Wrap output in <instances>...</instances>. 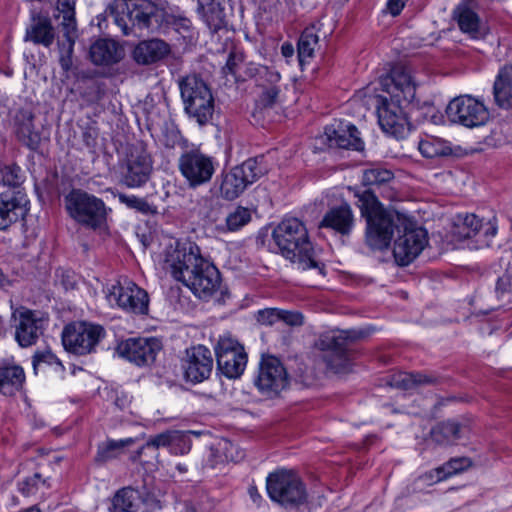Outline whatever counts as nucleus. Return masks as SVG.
Returning a JSON list of instances; mask_svg holds the SVG:
<instances>
[{"instance_id": "1", "label": "nucleus", "mask_w": 512, "mask_h": 512, "mask_svg": "<svg viewBox=\"0 0 512 512\" xmlns=\"http://www.w3.org/2000/svg\"><path fill=\"white\" fill-rule=\"evenodd\" d=\"M380 86L389 98L383 95L376 97L378 123L386 134L404 139L411 130L404 108L408 105L419 107L415 79L405 66L395 65L380 78Z\"/></svg>"}, {"instance_id": "2", "label": "nucleus", "mask_w": 512, "mask_h": 512, "mask_svg": "<svg viewBox=\"0 0 512 512\" xmlns=\"http://www.w3.org/2000/svg\"><path fill=\"white\" fill-rule=\"evenodd\" d=\"M108 17L120 28L124 36H137V31L157 32L172 27L183 36L188 35L193 24L185 12L165 11L152 0H113L105 10Z\"/></svg>"}, {"instance_id": "3", "label": "nucleus", "mask_w": 512, "mask_h": 512, "mask_svg": "<svg viewBox=\"0 0 512 512\" xmlns=\"http://www.w3.org/2000/svg\"><path fill=\"white\" fill-rule=\"evenodd\" d=\"M172 277L187 286L202 300H209L220 288L218 268L203 257L200 247L192 241H177L165 259Z\"/></svg>"}, {"instance_id": "4", "label": "nucleus", "mask_w": 512, "mask_h": 512, "mask_svg": "<svg viewBox=\"0 0 512 512\" xmlns=\"http://www.w3.org/2000/svg\"><path fill=\"white\" fill-rule=\"evenodd\" d=\"M356 205L366 220L365 243L372 250L389 248L394 232L401 233L405 220L397 212L386 210L371 189L356 192Z\"/></svg>"}, {"instance_id": "5", "label": "nucleus", "mask_w": 512, "mask_h": 512, "mask_svg": "<svg viewBox=\"0 0 512 512\" xmlns=\"http://www.w3.org/2000/svg\"><path fill=\"white\" fill-rule=\"evenodd\" d=\"M272 237L286 259L302 264L304 269L318 267L307 228L299 219H283L273 230Z\"/></svg>"}, {"instance_id": "6", "label": "nucleus", "mask_w": 512, "mask_h": 512, "mask_svg": "<svg viewBox=\"0 0 512 512\" xmlns=\"http://www.w3.org/2000/svg\"><path fill=\"white\" fill-rule=\"evenodd\" d=\"M64 203L68 215L81 226L93 231L106 226L111 209L101 198L82 189H72L64 197Z\"/></svg>"}, {"instance_id": "7", "label": "nucleus", "mask_w": 512, "mask_h": 512, "mask_svg": "<svg viewBox=\"0 0 512 512\" xmlns=\"http://www.w3.org/2000/svg\"><path fill=\"white\" fill-rule=\"evenodd\" d=\"M184 111L199 125L207 124L214 113V98L207 83L197 74L187 75L179 80Z\"/></svg>"}, {"instance_id": "8", "label": "nucleus", "mask_w": 512, "mask_h": 512, "mask_svg": "<svg viewBox=\"0 0 512 512\" xmlns=\"http://www.w3.org/2000/svg\"><path fill=\"white\" fill-rule=\"evenodd\" d=\"M105 328L89 321H73L64 326L61 340L64 349L77 356L95 353L106 337Z\"/></svg>"}, {"instance_id": "9", "label": "nucleus", "mask_w": 512, "mask_h": 512, "mask_svg": "<svg viewBox=\"0 0 512 512\" xmlns=\"http://www.w3.org/2000/svg\"><path fill=\"white\" fill-rule=\"evenodd\" d=\"M266 489L272 501L285 507H298L307 499L305 485L293 471L282 469L270 473L266 479Z\"/></svg>"}, {"instance_id": "10", "label": "nucleus", "mask_w": 512, "mask_h": 512, "mask_svg": "<svg viewBox=\"0 0 512 512\" xmlns=\"http://www.w3.org/2000/svg\"><path fill=\"white\" fill-rule=\"evenodd\" d=\"M263 157L249 158L221 174L220 194L226 200L238 198L249 185L266 173Z\"/></svg>"}, {"instance_id": "11", "label": "nucleus", "mask_w": 512, "mask_h": 512, "mask_svg": "<svg viewBox=\"0 0 512 512\" xmlns=\"http://www.w3.org/2000/svg\"><path fill=\"white\" fill-rule=\"evenodd\" d=\"M153 170L152 156L147 144L137 141L127 153L121 171V183L128 188L143 187L150 179Z\"/></svg>"}, {"instance_id": "12", "label": "nucleus", "mask_w": 512, "mask_h": 512, "mask_svg": "<svg viewBox=\"0 0 512 512\" xmlns=\"http://www.w3.org/2000/svg\"><path fill=\"white\" fill-rule=\"evenodd\" d=\"M106 298L111 306H116L126 313L134 315L148 314V293L128 279L111 285L107 289Z\"/></svg>"}, {"instance_id": "13", "label": "nucleus", "mask_w": 512, "mask_h": 512, "mask_svg": "<svg viewBox=\"0 0 512 512\" xmlns=\"http://www.w3.org/2000/svg\"><path fill=\"white\" fill-rule=\"evenodd\" d=\"M215 159L199 148L184 151L178 159V168L190 188L202 186L212 179Z\"/></svg>"}, {"instance_id": "14", "label": "nucleus", "mask_w": 512, "mask_h": 512, "mask_svg": "<svg viewBox=\"0 0 512 512\" xmlns=\"http://www.w3.org/2000/svg\"><path fill=\"white\" fill-rule=\"evenodd\" d=\"M350 342V337L343 332L331 331L319 337L316 346L323 351L322 358L329 370L345 373L350 369Z\"/></svg>"}, {"instance_id": "15", "label": "nucleus", "mask_w": 512, "mask_h": 512, "mask_svg": "<svg viewBox=\"0 0 512 512\" xmlns=\"http://www.w3.org/2000/svg\"><path fill=\"white\" fill-rule=\"evenodd\" d=\"M254 384L259 393L275 398L289 385V376L283 363L275 356H262Z\"/></svg>"}, {"instance_id": "16", "label": "nucleus", "mask_w": 512, "mask_h": 512, "mask_svg": "<svg viewBox=\"0 0 512 512\" xmlns=\"http://www.w3.org/2000/svg\"><path fill=\"white\" fill-rule=\"evenodd\" d=\"M401 232L394 241L393 256L399 266H408L428 244L427 231L406 220L401 225Z\"/></svg>"}, {"instance_id": "17", "label": "nucleus", "mask_w": 512, "mask_h": 512, "mask_svg": "<svg viewBox=\"0 0 512 512\" xmlns=\"http://www.w3.org/2000/svg\"><path fill=\"white\" fill-rule=\"evenodd\" d=\"M217 370L228 379L239 378L247 364L244 347L231 336H221L214 346Z\"/></svg>"}, {"instance_id": "18", "label": "nucleus", "mask_w": 512, "mask_h": 512, "mask_svg": "<svg viewBox=\"0 0 512 512\" xmlns=\"http://www.w3.org/2000/svg\"><path fill=\"white\" fill-rule=\"evenodd\" d=\"M197 3V13L209 30L211 41L225 46L232 30L224 0H198Z\"/></svg>"}, {"instance_id": "19", "label": "nucleus", "mask_w": 512, "mask_h": 512, "mask_svg": "<svg viewBox=\"0 0 512 512\" xmlns=\"http://www.w3.org/2000/svg\"><path fill=\"white\" fill-rule=\"evenodd\" d=\"M446 114L451 122L468 128L486 124L490 116L486 106L469 95L458 96L450 101Z\"/></svg>"}, {"instance_id": "20", "label": "nucleus", "mask_w": 512, "mask_h": 512, "mask_svg": "<svg viewBox=\"0 0 512 512\" xmlns=\"http://www.w3.org/2000/svg\"><path fill=\"white\" fill-rule=\"evenodd\" d=\"M76 0H57L56 10L58 12L55 17L61 21L63 36L66 42L59 44L60 58L59 63L63 70L68 71L72 66V55L74 51L75 41L78 37L77 22L75 18Z\"/></svg>"}, {"instance_id": "21", "label": "nucleus", "mask_w": 512, "mask_h": 512, "mask_svg": "<svg viewBox=\"0 0 512 512\" xmlns=\"http://www.w3.org/2000/svg\"><path fill=\"white\" fill-rule=\"evenodd\" d=\"M214 360L211 351L204 345L187 348L181 360L183 378L191 384H199L209 379Z\"/></svg>"}, {"instance_id": "22", "label": "nucleus", "mask_w": 512, "mask_h": 512, "mask_svg": "<svg viewBox=\"0 0 512 512\" xmlns=\"http://www.w3.org/2000/svg\"><path fill=\"white\" fill-rule=\"evenodd\" d=\"M461 224L457 225V234L464 239H473L475 248L482 249L490 247L493 238L497 234V222L493 217L484 222L475 214L458 215Z\"/></svg>"}, {"instance_id": "23", "label": "nucleus", "mask_w": 512, "mask_h": 512, "mask_svg": "<svg viewBox=\"0 0 512 512\" xmlns=\"http://www.w3.org/2000/svg\"><path fill=\"white\" fill-rule=\"evenodd\" d=\"M161 350V341L154 337L129 338L117 347L119 356L139 367L152 365Z\"/></svg>"}, {"instance_id": "24", "label": "nucleus", "mask_w": 512, "mask_h": 512, "mask_svg": "<svg viewBox=\"0 0 512 512\" xmlns=\"http://www.w3.org/2000/svg\"><path fill=\"white\" fill-rule=\"evenodd\" d=\"M36 115L30 107L17 109L11 116L10 127L16 140L36 152L41 146V131L35 125Z\"/></svg>"}, {"instance_id": "25", "label": "nucleus", "mask_w": 512, "mask_h": 512, "mask_svg": "<svg viewBox=\"0 0 512 512\" xmlns=\"http://www.w3.org/2000/svg\"><path fill=\"white\" fill-rule=\"evenodd\" d=\"M19 323L15 330V340L20 347L26 348L37 343L49 321L48 315L36 310L22 308L18 315Z\"/></svg>"}, {"instance_id": "26", "label": "nucleus", "mask_w": 512, "mask_h": 512, "mask_svg": "<svg viewBox=\"0 0 512 512\" xmlns=\"http://www.w3.org/2000/svg\"><path fill=\"white\" fill-rule=\"evenodd\" d=\"M30 201L21 190H7L0 193V231H7L12 225L24 220L29 212Z\"/></svg>"}, {"instance_id": "27", "label": "nucleus", "mask_w": 512, "mask_h": 512, "mask_svg": "<svg viewBox=\"0 0 512 512\" xmlns=\"http://www.w3.org/2000/svg\"><path fill=\"white\" fill-rule=\"evenodd\" d=\"M322 138L330 148L361 152L365 147L358 128L345 121H335L327 125Z\"/></svg>"}, {"instance_id": "28", "label": "nucleus", "mask_w": 512, "mask_h": 512, "mask_svg": "<svg viewBox=\"0 0 512 512\" xmlns=\"http://www.w3.org/2000/svg\"><path fill=\"white\" fill-rule=\"evenodd\" d=\"M354 227L355 217L348 203L331 207L319 223V228L328 229L341 237H349Z\"/></svg>"}, {"instance_id": "29", "label": "nucleus", "mask_w": 512, "mask_h": 512, "mask_svg": "<svg viewBox=\"0 0 512 512\" xmlns=\"http://www.w3.org/2000/svg\"><path fill=\"white\" fill-rule=\"evenodd\" d=\"M469 434L468 425L457 419H447L437 422L430 430L431 441L441 447L457 445Z\"/></svg>"}, {"instance_id": "30", "label": "nucleus", "mask_w": 512, "mask_h": 512, "mask_svg": "<svg viewBox=\"0 0 512 512\" xmlns=\"http://www.w3.org/2000/svg\"><path fill=\"white\" fill-rule=\"evenodd\" d=\"M125 56L123 46L110 38H98L89 49L91 62L96 66L110 67L119 63Z\"/></svg>"}, {"instance_id": "31", "label": "nucleus", "mask_w": 512, "mask_h": 512, "mask_svg": "<svg viewBox=\"0 0 512 512\" xmlns=\"http://www.w3.org/2000/svg\"><path fill=\"white\" fill-rule=\"evenodd\" d=\"M453 18L460 31L471 39L479 40L487 35V29L474 8L458 4L453 11Z\"/></svg>"}, {"instance_id": "32", "label": "nucleus", "mask_w": 512, "mask_h": 512, "mask_svg": "<svg viewBox=\"0 0 512 512\" xmlns=\"http://www.w3.org/2000/svg\"><path fill=\"white\" fill-rule=\"evenodd\" d=\"M26 380L24 369L14 361H0V393L14 396L23 389Z\"/></svg>"}, {"instance_id": "33", "label": "nucleus", "mask_w": 512, "mask_h": 512, "mask_svg": "<svg viewBox=\"0 0 512 512\" xmlns=\"http://www.w3.org/2000/svg\"><path fill=\"white\" fill-rule=\"evenodd\" d=\"M170 53V46L164 40L153 38L140 41L132 51L137 64L149 65L162 60Z\"/></svg>"}, {"instance_id": "34", "label": "nucleus", "mask_w": 512, "mask_h": 512, "mask_svg": "<svg viewBox=\"0 0 512 512\" xmlns=\"http://www.w3.org/2000/svg\"><path fill=\"white\" fill-rule=\"evenodd\" d=\"M493 95L500 108L512 106V65L501 67L493 85Z\"/></svg>"}, {"instance_id": "35", "label": "nucleus", "mask_w": 512, "mask_h": 512, "mask_svg": "<svg viewBox=\"0 0 512 512\" xmlns=\"http://www.w3.org/2000/svg\"><path fill=\"white\" fill-rule=\"evenodd\" d=\"M239 79L242 81H246L248 79L255 80L258 85H263V83H278L281 80L280 73L268 66L248 62L243 66L242 74L239 75Z\"/></svg>"}, {"instance_id": "36", "label": "nucleus", "mask_w": 512, "mask_h": 512, "mask_svg": "<svg viewBox=\"0 0 512 512\" xmlns=\"http://www.w3.org/2000/svg\"><path fill=\"white\" fill-rule=\"evenodd\" d=\"M55 33L51 21L47 17H38L34 20L26 32V40L32 41L35 44H41L45 47H50L54 42Z\"/></svg>"}, {"instance_id": "37", "label": "nucleus", "mask_w": 512, "mask_h": 512, "mask_svg": "<svg viewBox=\"0 0 512 512\" xmlns=\"http://www.w3.org/2000/svg\"><path fill=\"white\" fill-rule=\"evenodd\" d=\"M174 435V431H164L162 433H159L157 435L151 436L147 442L140 447L138 450L133 452L130 456V460L133 462H137V460H140L142 457V454L146 451H151V458H155L157 460L159 454L158 449L160 447H167L169 449L170 444L172 443V438Z\"/></svg>"}, {"instance_id": "38", "label": "nucleus", "mask_w": 512, "mask_h": 512, "mask_svg": "<svg viewBox=\"0 0 512 512\" xmlns=\"http://www.w3.org/2000/svg\"><path fill=\"white\" fill-rule=\"evenodd\" d=\"M139 500L140 491L129 486L116 492L112 505L116 512H136L139 507Z\"/></svg>"}, {"instance_id": "39", "label": "nucleus", "mask_w": 512, "mask_h": 512, "mask_svg": "<svg viewBox=\"0 0 512 512\" xmlns=\"http://www.w3.org/2000/svg\"><path fill=\"white\" fill-rule=\"evenodd\" d=\"M133 438H126L121 440H108L98 445L95 461L103 464L110 460L118 458L126 446L133 444Z\"/></svg>"}, {"instance_id": "40", "label": "nucleus", "mask_w": 512, "mask_h": 512, "mask_svg": "<svg viewBox=\"0 0 512 512\" xmlns=\"http://www.w3.org/2000/svg\"><path fill=\"white\" fill-rule=\"evenodd\" d=\"M419 152L426 158L445 157L452 154L449 142L432 136L421 139L418 143Z\"/></svg>"}, {"instance_id": "41", "label": "nucleus", "mask_w": 512, "mask_h": 512, "mask_svg": "<svg viewBox=\"0 0 512 512\" xmlns=\"http://www.w3.org/2000/svg\"><path fill=\"white\" fill-rule=\"evenodd\" d=\"M438 382L437 377L424 373H399L393 377L392 385L410 390L422 385H434Z\"/></svg>"}, {"instance_id": "42", "label": "nucleus", "mask_w": 512, "mask_h": 512, "mask_svg": "<svg viewBox=\"0 0 512 512\" xmlns=\"http://www.w3.org/2000/svg\"><path fill=\"white\" fill-rule=\"evenodd\" d=\"M495 295L503 303H512V253L508 258L504 273L496 281Z\"/></svg>"}, {"instance_id": "43", "label": "nucleus", "mask_w": 512, "mask_h": 512, "mask_svg": "<svg viewBox=\"0 0 512 512\" xmlns=\"http://www.w3.org/2000/svg\"><path fill=\"white\" fill-rule=\"evenodd\" d=\"M318 41L319 37L315 33L314 27H307L303 30L297 43V51L300 64H302L306 58L313 56Z\"/></svg>"}, {"instance_id": "44", "label": "nucleus", "mask_w": 512, "mask_h": 512, "mask_svg": "<svg viewBox=\"0 0 512 512\" xmlns=\"http://www.w3.org/2000/svg\"><path fill=\"white\" fill-rule=\"evenodd\" d=\"M472 466V460L468 457H455L435 469L437 481L445 480L455 474L461 473Z\"/></svg>"}, {"instance_id": "45", "label": "nucleus", "mask_w": 512, "mask_h": 512, "mask_svg": "<svg viewBox=\"0 0 512 512\" xmlns=\"http://www.w3.org/2000/svg\"><path fill=\"white\" fill-rule=\"evenodd\" d=\"M117 196L121 204H124L127 208L135 210L138 213L143 215H154L157 213V207L150 204L145 198L125 193H118Z\"/></svg>"}, {"instance_id": "46", "label": "nucleus", "mask_w": 512, "mask_h": 512, "mask_svg": "<svg viewBox=\"0 0 512 512\" xmlns=\"http://www.w3.org/2000/svg\"><path fill=\"white\" fill-rule=\"evenodd\" d=\"M42 364L51 366L55 372L63 373L65 371V367L61 360L50 350L37 351L33 355L32 365L35 373L37 372L38 367Z\"/></svg>"}, {"instance_id": "47", "label": "nucleus", "mask_w": 512, "mask_h": 512, "mask_svg": "<svg viewBox=\"0 0 512 512\" xmlns=\"http://www.w3.org/2000/svg\"><path fill=\"white\" fill-rule=\"evenodd\" d=\"M0 179L4 185L17 188L24 181V174L17 164H8L0 168Z\"/></svg>"}, {"instance_id": "48", "label": "nucleus", "mask_w": 512, "mask_h": 512, "mask_svg": "<svg viewBox=\"0 0 512 512\" xmlns=\"http://www.w3.org/2000/svg\"><path fill=\"white\" fill-rule=\"evenodd\" d=\"M251 211L243 206H238L229 213L226 218V226L229 231H238L251 221Z\"/></svg>"}, {"instance_id": "49", "label": "nucleus", "mask_w": 512, "mask_h": 512, "mask_svg": "<svg viewBox=\"0 0 512 512\" xmlns=\"http://www.w3.org/2000/svg\"><path fill=\"white\" fill-rule=\"evenodd\" d=\"M394 174L391 170L382 167H373L364 171L363 183L366 186L381 185L391 181Z\"/></svg>"}, {"instance_id": "50", "label": "nucleus", "mask_w": 512, "mask_h": 512, "mask_svg": "<svg viewBox=\"0 0 512 512\" xmlns=\"http://www.w3.org/2000/svg\"><path fill=\"white\" fill-rule=\"evenodd\" d=\"M183 140L182 134L173 122H166L161 128V143L169 149L179 145Z\"/></svg>"}, {"instance_id": "51", "label": "nucleus", "mask_w": 512, "mask_h": 512, "mask_svg": "<svg viewBox=\"0 0 512 512\" xmlns=\"http://www.w3.org/2000/svg\"><path fill=\"white\" fill-rule=\"evenodd\" d=\"M56 276L66 291L77 289L81 280L80 275L71 269H59Z\"/></svg>"}, {"instance_id": "52", "label": "nucleus", "mask_w": 512, "mask_h": 512, "mask_svg": "<svg viewBox=\"0 0 512 512\" xmlns=\"http://www.w3.org/2000/svg\"><path fill=\"white\" fill-rule=\"evenodd\" d=\"M172 443L169 447V452L174 455H185L191 450V440L180 434L178 431H174Z\"/></svg>"}, {"instance_id": "53", "label": "nucleus", "mask_w": 512, "mask_h": 512, "mask_svg": "<svg viewBox=\"0 0 512 512\" xmlns=\"http://www.w3.org/2000/svg\"><path fill=\"white\" fill-rule=\"evenodd\" d=\"M268 84L269 86L266 87L259 96V102L261 106L265 108L273 107L277 103L279 94L281 92L280 87L277 85L278 83Z\"/></svg>"}, {"instance_id": "54", "label": "nucleus", "mask_w": 512, "mask_h": 512, "mask_svg": "<svg viewBox=\"0 0 512 512\" xmlns=\"http://www.w3.org/2000/svg\"><path fill=\"white\" fill-rule=\"evenodd\" d=\"M245 60V55L241 51H231L228 55L225 66L223 67V71L225 74H230L235 77L236 80H239V76L237 75V68L240 64H243Z\"/></svg>"}, {"instance_id": "55", "label": "nucleus", "mask_w": 512, "mask_h": 512, "mask_svg": "<svg viewBox=\"0 0 512 512\" xmlns=\"http://www.w3.org/2000/svg\"><path fill=\"white\" fill-rule=\"evenodd\" d=\"M40 480V473H34L32 476L25 478L18 483L19 492L24 496H30L34 494L37 491Z\"/></svg>"}, {"instance_id": "56", "label": "nucleus", "mask_w": 512, "mask_h": 512, "mask_svg": "<svg viewBox=\"0 0 512 512\" xmlns=\"http://www.w3.org/2000/svg\"><path fill=\"white\" fill-rule=\"evenodd\" d=\"M256 320L262 325H274L279 322V308H266L259 310L256 314Z\"/></svg>"}, {"instance_id": "57", "label": "nucleus", "mask_w": 512, "mask_h": 512, "mask_svg": "<svg viewBox=\"0 0 512 512\" xmlns=\"http://www.w3.org/2000/svg\"><path fill=\"white\" fill-rule=\"evenodd\" d=\"M139 501L143 503L148 512H153L162 508L161 502L157 496L154 493L148 491L145 487L142 491H140Z\"/></svg>"}, {"instance_id": "58", "label": "nucleus", "mask_w": 512, "mask_h": 512, "mask_svg": "<svg viewBox=\"0 0 512 512\" xmlns=\"http://www.w3.org/2000/svg\"><path fill=\"white\" fill-rule=\"evenodd\" d=\"M279 321L289 326H301L304 323V317L300 312L279 309Z\"/></svg>"}, {"instance_id": "59", "label": "nucleus", "mask_w": 512, "mask_h": 512, "mask_svg": "<svg viewBox=\"0 0 512 512\" xmlns=\"http://www.w3.org/2000/svg\"><path fill=\"white\" fill-rule=\"evenodd\" d=\"M98 134V129L91 124L83 127L81 137L85 146L88 148H95L97 145Z\"/></svg>"}, {"instance_id": "60", "label": "nucleus", "mask_w": 512, "mask_h": 512, "mask_svg": "<svg viewBox=\"0 0 512 512\" xmlns=\"http://www.w3.org/2000/svg\"><path fill=\"white\" fill-rule=\"evenodd\" d=\"M408 0H387L386 11L393 17L401 14Z\"/></svg>"}, {"instance_id": "61", "label": "nucleus", "mask_w": 512, "mask_h": 512, "mask_svg": "<svg viewBox=\"0 0 512 512\" xmlns=\"http://www.w3.org/2000/svg\"><path fill=\"white\" fill-rule=\"evenodd\" d=\"M131 403V399L129 398V396L124 393V392H121V393H116V397L114 399V405L119 408L120 410H125L129 407Z\"/></svg>"}, {"instance_id": "62", "label": "nucleus", "mask_w": 512, "mask_h": 512, "mask_svg": "<svg viewBox=\"0 0 512 512\" xmlns=\"http://www.w3.org/2000/svg\"><path fill=\"white\" fill-rule=\"evenodd\" d=\"M281 53L285 58H290L294 55V47L290 42H284L281 46Z\"/></svg>"}, {"instance_id": "63", "label": "nucleus", "mask_w": 512, "mask_h": 512, "mask_svg": "<svg viewBox=\"0 0 512 512\" xmlns=\"http://www.w3.org/2000/svg\"><path fill=\"white\" fill-rule=\"evenodd\" d=\"M248 494L251 498V500L255 503V504H259L260 500L262 499L260 493L258 492V489L256 486H250L248 488Z\"/></svg>"}, {"instance_id": "64", "label": "nucleus", "mask_w": 512, "mask_h": 512, "mask_svg": "<svg viewBox=\"0 0 512 512\" xmlns=\"http://www.w3.org/2000/svg\"><path fill=\"white\" fill-rule=\"evenodd\" d=\"M177 509V512H196L194 506L187 502L180 504Z\"/></svg>"}]
</instances>
